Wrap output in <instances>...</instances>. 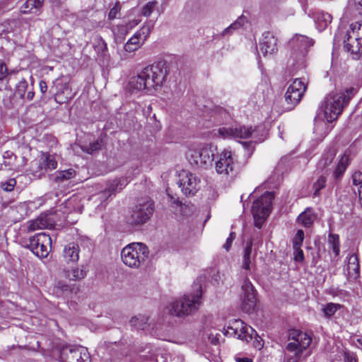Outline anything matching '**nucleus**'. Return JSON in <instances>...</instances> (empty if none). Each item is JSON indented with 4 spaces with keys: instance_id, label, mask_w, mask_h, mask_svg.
<instances>
[{
    "instance_id": "a878e982",
    "label": "nucleus",
    "mask_w": 362,
    "mask_h": 362,
    "mask_svg": "<svg viewBox=\"0 0 362 362\" xmlns=\"http://www.w3.org/2000/svg\"><path fill=\"white\" fill-rule=\"evenodd\" d=\"M255 258V254L252 253V250H245L243 257L242 269L246 271L245 275L249 274Z\"/></svg>"
},
{
    "instance_id": "338daca9",
    "label": "nucleus",
    "mask_w": 362,
    "mask_h": 362,
    "mask_svg": "<svg viewBox=\"0 0 362 362\" xmlns=\"http://www.w3.org/2000/svg\"><path fill=\"white\" fill-rule=\"evenodd\" d=\"M13 156V153L10 151H6L3 155L4 158H9L11 160L12 159Z\"/></svg>"
},
{
    "instance_id": "e433bc0d",
    "label": "nucleus",
    "mask_w": 362,
    "mask_h": 362,
    "mask_svg": "<svg viewBox=\"0 0 362 362\" xmlns=\"http://www.w3.org/2000/svg\"><path fill=\"white\" fill-rule=\"evenodd\" d=\"M334 152L333 151H329L327 152L320 160L318 163V167L322 170L326 168L333 160L334 158Z\"/></svg>"
},
{
    "instance_id": "4468645a",
    "label": "nucleus",
    "mask_w": 362,
    "mask_h": 362,
    "mask_svg": "<svg viewBox=\"0 0 362 362\" xmlns=\"http://www.w3.org/2000/svg\"><path fill=\"white\" fill-rule=\"evenodd\" d=\"M177 184L185 195L194 194L199 187V179L187 170H182L178 175Z\"/></svg>"
},
{
    "instance_id": "37998d69",
    "label": "nucleus",
    "mask_w": 362,
    "mask_h": 362,
    "mask_svg": "<svg viewBox=\"0 0 362 362\" xmlns=\"http://www.w3.org/2000/svg\"><path fill=\"white\" fill-rule=\"evenodd\" d=\"M245 21V19L244 17H240L237 21H235L233 23H232L230 26H228L223 30V35L229 34L232 30H235L240 28L243 25Z\"/></svg>"
},
{
    "instance_id": "20e7f679",
    "label": "nucleus",
    "mask_w": 362,
    "mask_h": 362,
    "mask_svg": "<svg viewBox=\"0 0 362 362\" xmlns=\"http://www.w3.org/2000/svg\"><path fill=\"white\" fill-rule=\"evenodd\" d=\"M311 338L306 333L292 330L289 333V342L286 347L285 362H303L310 355L308 349Z\"/></svg>"
},
{
    "instance_id": "ddd939ff",
    "label": "nucleus",
    "mask_w": 362,
    "mask_h": 362,
    "mask_svg": "<svg viewBox=\"0 0 362 362\" xmlns=\"http://www.w3.org/2000/svg\"><path fill=\"white\" fill-rule=\"evenodd\" d=\"M62 362H90L88 349L83 346L63 348L60 353Z\"/></svg>"
},
{
    "instance_id": "473e14b6",
    "label": "nucleus",
    "mask_w": 362,
    "mask_h": 362,
    "mask_svg": "<svg viewBox=\"0 0 362 362\" xmlns=\"http://www.w3.org/2000/svg\"><path fill=\"white\" fill-rule=\"evenodd\" d=\"M341 305L338 303H329L326 304L323 308L322 312L325 317H330L335 314V313L340 309Z\"/></svg>"
},
{
    "instance_id": "c85d7f7f",
    "label": "nucleus",
    "mask_w": 362,
    "mask_h": 362,
    "mask_svg": "<svg viewBox=\"0 0 362 362\" xmlns=\"http://www.w3.org/2000/svg\"><path fill=\"white\" fill-rule=\"evenodd\" d=\"M141 38L136 33L124 45V48L127 52H133L137 50L141 45Z\"/></svg>"
},
{
    "instance_id": "9b49d317",
    "label": "nucleus",
    "mask_w": 362,
    "mask_h": 362,
    "mask_svg": "<svg viewBox=\"0 0 362 362\" xmlns=\"http://www.w3.org/2000/svg\"><path fill=\"white\" fill-rule=\"evenodd\" d=\"M306 86L300 79L296 78L289 85L285 93V100L287 104L286 110H291L301 100Z\"/></svg>"
},
{
    "instance_id": "4d7b16f0",
    "label": "nucleus",
    "mask_w": 362,
    "mask_h": 362,
    "mask_svg": "<svg viewBox=\"0 0 362 362\" xmlns=\"http://www.w3.org/2000/svg\"><path fill=\"white\" fill-rule=\"evenodd\" d=\"M235 238V233L231 232L229 235V237L227 238L225 244L223 245V249H230V247L232 246V242L234 240Z\"/></svg>"
},
{
    "instance_id": "b1692460",
    "label": "nucleus",
    "mask_w": 362,
    "mask_h": 362,
    "mask_svg": "<svg viewBox=\"0 0 362 362\" xmlns=\"http://www.w3.org/2000/svg\"><path fill=\"white\" fill-rule=\"evenodd\" d=\"M349 164V156L344 153V155L341 156L334 171V176L336 179L339 178L344 174Z\"/></svg>"
},
{
    "instance_id": "dca6fc26",
    "label": "nucleus",
    "mask_w": 362,
    "mask_h": 362,
    "mask_svg": "<svg viewBox=\"0 0 362 362\" xmlns=\"http://www.w3.org/2000/svg\"><path fill=\"white\" fill-rule=\"evenodd\" d=\"M242 308L246 313H250L256 305V291L252 283L245 279L242 285Z\"/></svg>"
},
{
    "instance_id": "f8f14e48",
    "label": "nucleus",
    "mask_w": 362,
    "mask_h": 362,
    "mask_svg": "<svg viewBox=\"0 0 362 362\" xmlns=\"http://www.w3.org/2000/svg\"><path fill=\"white\" fill-rule=\"evenodd\" d=\"M58 221L57 214L54 211H47L40 214L36 218L27 222L29 231L37 230L52 229Z\"/></svg>"
},
{
    "instance_id": "423d86ee",
    "label": "nucleus",
    "mask_w": 362,
    "mask_h": 362,
    "mask_svg": "<svg viewBox=\"0 0 362 362\" xmlns=\"http://www.w3.org/2000/svg\"><path fill=\"white\" fill-rule=\"evenodd\" d=\"M215 160L216 172L223 178L232 179L238 173V162L235 153L224 148Z\"/></svg>"
},
{
    "instance_id": "a19ab883",
    "label": "nucleus",
    "mask_w": 362,
    "mask_h": 362,
    "mask_svg": "<svg viewBox=\"0 0 362 362\" xmlns=\"http://www.w3.org/2000/svg\"><path fill=\"white\" fill-rule=\"evenodd\" d=\"M262 240L259 233H256L252 238L250 243L247 245L245 249H252V247L259 248L262 247Z\"/></svg>"
},
{
    "instance_id": "79ce46f5",
    "label": "nucleus",
    "mask_w": 362,
    "mask_h": 362,
    "mask_svg": "<svg viewBox=\"0 0 362 362\" xmlns=\"http://www.w3.org/2000/svg\"><path fill=\"white\" fill-rule=\"evenodd\" d=\"M78 250H63V257L66 262H75L78 259Z\"/></svg>"
},
{
    "instance_id": "49530a36",
    "label": "nucleus",
    "mask_w": 362,
    "mask_h": 362,
    "mask_svg": "<svg viewBox=\"0 0 362 362\" xmlns=\"http://www.w3.org/2000/svg\"><path fill=\"white\" fill-rule=\"evenodd\" d=\"M327 242L330 249H339V240L338 235L330 233L328 236Z\"/></svg>"
},
{
    "instance_id": "6ab92c4d",
    "label": "nucleus",
    "mask_w": 362,
    "mask_h": 362,
    "mask_svg": "<svg viewBox=\"0 0 362 362\" xmlns=\"http://www.w3.org/2000/svg\"><path fill=\"white\" fill-rule=\"evenodd\" d=\"M260 52L264 56L272 54L277 50V39L270 32H265L259 42Z\"/></svg>"
},
{
    "instance_id": "f704fd0d",
    "label": "nucleus",
    "mask_w": 362,
    "mask_h": 362,
    "mask_svg": "<svg viewBox=\"0 0 362 362\" xmlns=\"http://www.w3.org/2000/svg\"><path fill=\"white\" fill-rule=\"evenodd\" d=\"M94 49L95 51L102 57H105L106 55L107 47L106 42L102 37H98L96 39Z\"/></svg>"
},
{
    "instance_id": "9d476101",
    "label": "nucleus",
    "mask_w": 362,
    "mask_h": 362,
    "mask_svg": "<svg viewBox=\"0 0 362 362\" xmlns=\"http://www.w3.org/2000/svg\"><path fill=\"white\" fill-rule=\"evenodd\" d=\"M153 213V204L151 200L140 202L133 208L128 222L131 225H142L149 220Z\"/></svg>"
},
{
    "instance_id": "e2e57ef3",
    "label": "nucleus",
    "mask_w": 362,
    "mask_h": 362,
    "mask_svg": "<svg viewBox=\"0 0 362 362\" xmlns=\"http://www.w3.org/2000/svg\"><path fill=\"white\" fill-rule=\"evenodd\" d=\"M68 286L66 284H64V283L61 282V281H59L57 284H56V288H59V289H61L62 291H67L68 290Z\"/></svg>"
},
{
    "instance_id": "393cba45",
    "label": "nucleus",
    "mask_w": 362,
    "mask_h": 362,
    "mask_svg": "<svg viewBox=\"0 0 362 362\" xmlns=\"http://www.w3.org/2000/svg\"><path fill=\"white\" fill-rule=\"evenodd\" d=\"M352 182L354 192L358 195L359 201L362 204V173L355 172L352 175Z\"/></svg>"
},
{
    "instance_id": "603ef678",
    "label": "nucleus",
    "mask_w": 362,
    "mask_h": 362,
    "mask_svg": "<svg viewBox=\"0 0 362 362\" xmlns=\"http://www.w3.org/2000/svg\"><path fill=\"white\" fill-rule=\"evenodd\" d=\"M13 72V71H8L7 66L4 62H0V81H4L8 74H11Z\"/></svg>"
},
{
    "instance_id": "412c9836",
    "label": "nucleus",
    "mask_w": 362,
    "mask_h": 362,
    "mask_svg": "<svg viewBox=\"0 0 362 362\" xmlns=\"http://www.w3.org/2000/svg\"><path fill=\"white\" fill-rule=\"evenodd\" d=\"M344 43L347 52L356 55L362 54V42L354 38H349L348 33L344 40Z\"/></svg>"
},
{
    "instance_id": "69168bd1",
    "label": "nucleus",
    "mask_w": 362,
    "mask_h": 362,
    "mask_svg": "<svg viewBox=\"0 0 362 362\" xmlns=\"http://www.w3.org/2000/svg\"><path fill=\"white\" fill-rule=\"evenodd\" d=\"M140 22V20H133L132 21H130L129 24L127 25L128 28H133L135 25H138Z\"/></svg>"
},
{
    "instance_id": "2f4dec72",
    "label": "nucleus",
    "mask_w": 362,
    "mask_h": 362,
    "mask_svg": "<svg viewBox=\"0 0 362 362\" xmlns=\"http://www.w3.org/2000/svg\"><path fill=\"white\" fill-rule=\"evenodd\" d=\"M44 0H27L23 7L21 12L28 13L33 8H39L42 6Z\"/></svg>"
},
{
    "instance_id": "1a4fd4ad",
    "label": "nucleus",
    "mask_w": 362,
    "mask_h": 362,
    "mask_svg": "<svg viewBox=\"0 0 362 362\" xmlns=\"http://www.w3.org/2000/svg\"><path fill=\"white\" fill-rule=\"evenodd\" d=\"M255 132L256 129H253L251 127L235 124L220 127L217 130H214V136L223 139H247L250 136L255 138L254 134Z\"/></svg>"
},
{
    "instance_id": "4c0bfd02",
    "label": "nucleus",
    "mask_w": 362,
    "mask_h": 362,
    "mask_svg": "<svg viewBox=\"0 0 362 362\" xmlns=\"http://www.w3.org/2000/svg\"><path fill=\"white\" fill-rule=\"evenodd\" d=\"M348 278L350 281L358 279L360 274L359 264L347 265Z\"/></svg>"
},
{
    "instance_id": "f257e3e1",
    "label": "nucleus",
    "mask_w": 362,
    "mask_h": 362,
    "mask_svg": "<svg viewBox=\"0 0 362 362\" xmlns=\"http://www.w3.org/2000/svg\"><path fill=\"white\" fill-rule=\"evenodd\" d=\"M168 67L165 61H160L144 68L136 76L129 81L131 91L141 90H156L166 81Z\"/></svg>"
},
{
    "instance_id": "774afa93",
    "label": "nucleus",
    "mask_w": 362,
    "mask_h": 362,
    "mask_svg": "<svg viewBox=\"0 0 362 362\" xmlns=\"http://www.w3.org/2000/svg\"><path fill=\"white\" fill-rule=\"evenodd\" d=\"M236 361L237 362H252V360L248 358H238L236 359Z\"/></svg>"
},
{
    "instance_id": "052dcab7",
    "label": "nucleus",
    "mask_w": 362,
    "mask_h": 362,
    "mask_svg": "<svg viewBox=\"0 0 362 362\" xmlns=\"http://www.w3.org/2000/svg\"><path fill=\"white\" fill-rule=\"evenodd\" d=\"M344 362H357L356 356L353 353H344Z\"/></svg>"
},
{
    "instance_id": "3c124183",
    "label": "nucleus",
    "mask_w": 362,
    "mask_h": 362,
    "mask_svg": "<svg viewBox=\"0 0 362 362\" xmlns=\"http://www.w3.org/2000/svg\"><path fill=\"white\" fill-rule=\"evenodd\" d=\"M16 185V180L14 178H10L7 181L1 183V187L6 192H11Z\"/></svg>"
},
{
    "instance_id": "0e129e2a",
    "label": "nucleus",
    "mask_w": 362,
    "mask_h": 362,
    "mask_svg": "<svg viewBox=\"0 0 362 362\" xmlns=\"http://www.w3.org/2000/svg\"><path fill=\"white\" fill-rule=\"evenodd\" d=\"M40 89L42 93H45L47 90V83L44 81L40 82Z\"/></svg>"
},
{
    "instance_id": "0eeeda50",
    "label": "nucleus",
    "mask_w": 362,
    "mask_h": 362,
    "mask_svg": "<svg viewBox=\"0 0 362 362\" xmlns=\"http://www.w3.org/2000/svg\"><path fill=\"white\" fill-rule=\"evenodd\" d=\"M274 194L272 192H266L260 197L254 201L252 206L255 226L260 228L264 222L268 218L271 211Z\"/></svg>"
},
{
    "instance_id": "7c9ffc66",
    "label": "nucleus",
    "mask_w": 362,
    "mask_h": 362,
    "mask_svg": "<svg viewBox=\"0 0 362 362\" xmlns=\"http://www.w3.org/2000/svg\"><path fill=\"white\" fill-rule=\"evenodd\" d=\"M75 175L76 172L72 168L65 170L57 171L54 177V180L57 182H63L64 180H69L74 177Z\"/></svg>"
},
{
    "instance_id": "5fc2aeb1",
    "label": "nucleus",
    "mask_w": 362,
    "mask_h": 362,
    "mask_svg": "<svg viewBox=\"0 0 362 362\" xmlns=\"http://www.w3.org/2000/svg\"><path fill=\"white\" fill-rule=\"evenodd\" d=\"M122 249H148V247L142 243L134 242L127 244Z\"/></svg>"
},
{
    "instance_id": "6e6d98bb",
    "label": "nucleus",
    "mask_w": 362,
    "mask_h": 362,
    "mask_svg": "<svg viewBox=\"0 0 362 362\" xmlns=\"http://www.w3.org/2000/svg\"><path fill=\"white\" fill-rule=\"evenodd\" d=\"M101 147V142L99 141H96L90 144V146L87 148L86 151L88 153H93L94 151L100 149Z\"/></svg>"
},
{
    "instance_id": "aec40b11",
    "label": "nucleus",
    "mask_w": 362,
    "mask_h": 362,
    "mask_svg": "<svg viewBox=\"0 0 362 362\" xmlns=\"http://www.w3.org/2000/svg\"><path fill=\"white\" fill-rule=\"evenodd\" d=\"M38 247L40 249H47L48 247L51 248V237L45 233H40L32 237L30 239V246L28 249H37Z\"/></svg>"
},
{
    "instance_id": "13d9d810",
    "label": "nucleus",
    "mask_w": 362,
    "mask_h": 362,
    "mask_svg": "<svg viewBox=\"0 0 362 362\" xmlns=\"http://www.w3.org/2000/svg\"><path fill=\"white\" fill-rule=\"evenodd\" d=\"M120 7L119 5H115L113 8H112L109 12L108 17L110 20H113L116 18L117 15L119 12Z\"/></svg>"
},
{
    "instance_id": "5701e85b",
    "label": "nucleus",
    "mask_w": 362,
    "mask_h": 362,
    "mask_svg": "<svg viewBox=\"0 0 362 362\" xmlns=\"http://www.w3.org/2000/svg\"><path fill=\"white\" fill-rule=\"evenodd\" d=\"M315 218V216L313 209L311 208H307L298 216V221L305 227H310L314 222Z\"/></svg>"
},
{
    "instance_id": "864d4df0",
    "label": "nucleus",
    "mask_w": 362,
    "mask_h": 362,
    "mask_svg": "<svg viewBox=\"0 0 362 362\" xmlns=\"http://www.w3.org/2000/svg\"><path fill=\"white\" fill-rule=\"evenodd\" d=\"M354 9L353 10V16H362V0H353Z\"/></svg>"
},
{
    "instance_id": "680f3d73",
    "label": "nucleus",
    "mask_w": 362,
    "mask_h": 362,
    "mask_svg": "<svg viewBox=\"0 0 362 362\" xmlns=\"http://www.w3.org/2000/svg\"><path fill=\"white\" fill-rule=\"evenodd\" d=\"M294 259L296 262H303L304 259V255L303 250H295Z\"/></svg>"
},
{
    "instance_id": "58836bf2",
    "label": "nucleus",
    "mask_w": 362,
    "mask_h": 362,
    "mask_svg": "<svg viewBox=\"0 0 362 362\" xmlns=\"http://www.w3.org/2000/svg\"><path fill=\"white\" fill-rule=\"evenodd\" d=\"M326 177L324 175H320L317 180L314 182L313 188L314 189L313 196L318 197L320 192L325 187Z\"/></svg>"
},
{
    "instance_id": "f3484780",
    "label": "nucleus",
    "mask_w": 362,
    "mask_h": 362,
    "mask_svg": "<svg viewBox=\"0 0 362 362\" xmlns=\"http://www.w3.org/2000/svg\"><path fill=\"white\" fill-rule=\"evenodd\" d=\"M314 45L313 39L303 35H295L288 42L292 51L300 57H304L308 48Z\"/></svg>"
},
{
    "instance_id": "bb28decb",
    "label": "nucleus",
    "mask_w": 362,
    "mask_h": 362,
    "mask_svg": "<svg viewBox=\"0 0 362 362\" xmlns=\"http://www.w3.org/2000/svg\"><path fill=\"white\" fill-rule=\"evenodd\" d=\"M349 38H354L362 42V22H356L350 25V30L347 31Z\"/></svg>"
},
{
    "instance_id": "6e6552de",
    "label": "nucleus",
    "mask_w": 362,
    "mask_h": 362,
    "mask_svg": "<svg viewBox=\"0 0 362 362\" xmlns=\"http://www.w3.org/2000/svg\"><path fill=\"white\" fill-rule=\"evenodd\" d=\"M187 156L192 165L204 168L211 166L214 160L212 146L209 144H202L189 148Z\"/></svg>"
},
{
    "instance_id": "c756f323",
    "label": "nucleus",
    "mask_w": 362,
    "mask_h": 362,
    "mask_svg": "<svg viewBox=\"0 0 362 362\" xmlns=\"http://www.w3.org/2000/svg\"><path fill=\"white\" fill-rule=\"evenodd\" d=\"M148 317L146 315H139L132 317L129 321L132 327L138 329H145L148 325Z\"/></svg>"
},
{
    "instance_id": "4be33fe9",
    "label": "nucleus",
    "mask_w": 362,
    "mask_h": 362,
    "mask_svg": "<svg viewBox=\"0 0 362 362\" xmlns=\"http://www.w3.org/2000/svg\"><path fill=\"white\" fill-rule=\"evenodd\" d=\"M332 16L326 12L320 11L318 12L315 18V23L316 28L319 31L324 30L328 25L332 22Z\"/></svg>"
},
{
    "instance_id": "c9c22d12",
    "label": "nucleus",
    "mask_w": 362,
    "mask_h": 362,
    "mask_svg": "<svg viewBox=\"0 0 362 362\" xmlns=\"http://www.w3.org/2000/svg\"><path fill=\"white\" fill-rule=\"evenodd\" d=\"M330 129H331L329 128L326 123H325L323 121L315 119L314 132H315L317 134L325 136L330 131Z\"/></svg>"
},
{
    "instance_id": "8fccbe9b",
    "label": "nucleus",
    "mask_w": 362,
    "mask_h": 362,
    "mask_svg": "<svg viewBox=\"0 0 362 362\" xmlns=\"http://www.w3.org/2000/svg\"><path fill=\"white\" fill-rule=\"evenodd\" d=\"M93 245V241L86 236H81L77 243L78 247L89 248Z\"/></svg>"
},
{
    "instance_id": "2eb2a0df",
    "label": "nucleus",
    "mask_w": 362,
    "mask_h": 362,
    "mask_svg": "<svg viewBox=\"0 0 362 362\" xmlns=\"http://www.w3.org/2000/svg\"><path fill=\"white\" fill-rule=\"evenodd\" d=\"M138 173L137 169H132L127 171L124 177L110 180L107 184L106 189L103 192V194L105 196H111L120 192Z\"/></svg>"
},
{
    "instance_id": "a18cd8bd",
    "label": "nucleus",
    "mask_w": 362,
    "mask_h": 362,
    "mask_svg": "<svg viewBox=\"0 0 362 362\" xmlns=\"http://www.w3.org/2000/svg\"><path fill=\"white\" fill-rule=\"evenodd\" d=\"M303 240H304V232L302 230H298L293 240L294 249H300Z\"/></svg>"
},
{
    "instance_id": "bf43d9fd",
    "label": "nucleus",
    "mask_w": 362,
    "mask_h": 362,
    "mask_svg": "<svg viewBox=\"0 0 362 362\" xmlns=\"http://www.w3.org/2000/svg\"><path fill=\"white\" fill-rule=\"evenodd\" d=\"M347 265L359 264L358 257L356 254H352L349 255L347 257Z\"/></svg>"
},
{
    "instance_id": "7ed1b4c3",
    "label": "nucleus",
    "mask_w": 362,
    "mask_h": 362,
    "mask_svg": "<svg viewBox=\"0 0 362 362\" xmlns=\"http://www.w3.org/2000/svg\"><path fill=\"white\" fill-rule=\"evenodd\" d=\"M354 95V88H350L344 91H332L325 98L320 108L327 122L331 123L337 119Z\"/></svg>"
},
{
    "instance_id": "ea45409f",
    "label": "nucleus",
    "mask_w": 362,
    "mask_h": 362,
    "mask_svg": "<svg viewBox=\"0 0 362 362\" xmlns=\"http://www.w3.org/2000/svg\"><path fill=\"white\" fill-rule=\"evenodd\" d=\"M86 276V271L83 269L75 268L70 272V274L67 275V277L70 280L78 281L83 279Z\"/></svg>"
},
{
    "instance_id": "72a5a7b5",
    "label": "nucleus",
    "mask_w": 362,
    "mask_h": 362,
    "mask_svg": "<svg viewBox=\"0 0 362 362\" xmlns=\"http://www.w3.org/2000/svg\"><path fill=\"white\" fill-rule=\"evenodd\" d=\"M154 23L152 21L146 23L142 28L136 32L137 35L140 36L141 40L144 42L147 37L149 35L152 29L153 28Z\"/></svg>"
},
{
    "instance_id": "cd10ccee",
    "label": "nucleus",
    "mask_w": 362,
    "mask_h": 362,
    "mask_svg": "<svg viewBox=\"0 0 362 362\" xmlns=\"http://www.w3.org/2000/svg\"><path fill=\"white\" fill-rule=\"evenodd\" d=\"M57 167V161L54 156L47 154L43 156L42 161L40 163L41 170H54Z\"/></svg>"
},
{
    "instance_id": "09e8293b",
    "label": "nucleus",
    "mask_w": 362,
    "mask_h": 362,
    "mask_svg": "<svg viewBox=\"0 0 362 362\" xmlns=\"http://www.w3.org/2000/svg\"><path fill=\"white\" fill-rule=\"evenodd\" d=\"M32 253L35 255L40 259L44 262L49 261V250H31Z\"/></svg>"
},
{
    "instance_id": "de8ad7c7",
    "label": "nucleus",
    "mask_w": 362,
    "mask_h": 362,
    "mask_svg": "<svg viewBox=\"0 0 362 362\" xmlns=\"http://www.w3.org/2000/svg\"><path fill=\"white\" fill-rule=\"evenodd\" d=\"M156 4H157V1H152L148 2L142 8V10H141L142 15L144 16H146V17L149 16L152 13Z\"/></svg>"
},
{
    "instance_id": "39448f33",
    "label": "nucleus",
    "mask_w": 362,
    "mask_h": 362,
    "mask_svg": "<svg viewBox=\"0 0 362 362\" xmlns=\"http://www.w3.org/2000/svg\"><path fill=\"white\" fill-rule=\"evenodd\" d=\"M223 330V334L226 336L234 337L246 342L253 340V346L256 349H261L263 346L262 341L256 331L241 320H232Z\"/></svg>"
},
{
    "instance_id": "a211bd4d",
    "label": "nucleus",
    "mask_w": 362,
    "mask_h": 362,
    "mask_svg": "<svg viewBox=\"0 0 362 362\" xmlns=\"http://www.w3.org/2000/svg\"><path fill=\"white\" fill-rule=\"evenodd\" d=\"M148 255V250H121L122 260L129 267H138Z\"/></svg>"
},
{
    "instance_id": "c03bdc74",
    "label": "nucleus",
    "mask_w": 362,
    "mask_h": 362,
    "mask_svg": "<svg viewBox=\"0 0 362 362\" xmlns=\"http://www.w3.org/2000/svg\"><path fill=\"white\" fill-rule=\"evenodd\" d=\"M27 88H28V82L26 81L25 79L23 78L16 85V94L18 95L21 98H23L25 94Z\"/></svg>"
},
{
    "instance_id": "f03ea898",
    "label": "nucleus",
    "mask_w": 362,
    "mask_h": 362,
    "mask_svg": "<svg viewBox=\"0 0 362 362\" xmlns=\"http://www.w3.org/2000/svg\"><path fill=\"white\" fill-rule=\"evenodd\" d=\"M202 277H199L193 284L192 293L183 295L172 303L170 312L177 317H185L193 315L202 304V288L201 283Z\"/></svg>"
}]
</instances>
